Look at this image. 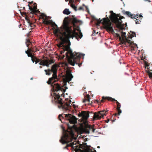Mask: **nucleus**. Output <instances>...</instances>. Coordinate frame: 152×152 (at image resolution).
I'll return each mask as SVG.
<instances>
[{
  "label": "nucleus",
  "instance_id": "obj_1",
  "mask_svg": "<svg viewBox=\"0 0 152 152\" xmlns=\"http://www.w3.org/2000/svg\"><path fill=\"white\" fill-rule=\"evenodd\" d=\"M44 71L47 75H49L51 72L53 73L52 77L49 79L48 81H47V83L51 85V90L53 94V97H54L55 102L58 104V107L62 109L64 113H68L63 114V115H59L58 116L59 120L63 123L64 121H62L61 118H65L71 124H75L77 123V119L75 116L70 113L76 112L78 106L75 104V102L72 103L70 100L69 99H66L64 101H63L60 98L61 96L62 95L63 92H65V91L61 85L58 83H54L58 80L57 74V69L54 66H52L51 69H45Z\"/></svg>",
  "mask_w": 152,
  "mask_h": 152
},
{
  "label": "nucleus",
  "instance_id": "obj_2",
  "mask_svg": "<svg viewBox=\"0 0 152 152\" xmlns=\"http://www.w3.org/2000/svg\"><path fill=\"white\" fill-rule=\"evenodd\" d=\"M46 23L47 25L55 26L56 28L54 32L55 36L63 42L68 43L69 45H70L69 40L70 38L73 39V37H75L78 40H79V39L83 37L82 34L80 30H79L78 32H76L74 28L69 24L65 23L63 26L59 28L52 20H47Z\"/></svg>",
  "mask_w": 152,
  "mask_h": 152
},
{
  "label": "nucleus",
  "instance_id": "obj_3",
  "mask_svg": "<svg viewBox=\"0 0 152 152\" xmlns=\"http://www.w3.org/2000/svg\"><path fill=\"white\" fill-rule=\"evenodd\" d=\"M74 137V134L72 133L70 135L66 133L63 134L61 137L60 142L62 144H67V146L71 147L72 150L75 152H96L95 150L93 151L90 148L86 149L85 151L82 149V147L78 143L76 142H71Z\"/></svg>",
  "mask_w": 152,
  "mask_h": 152
},
{
  "label": "nucleus",
  "instance_id": "obj_4",
  "mask_svg": "<svg viewBox=\"0 0 152 152\" xmlns=\"http://www.w3.org/2000/svg\"><path fill=\"white\" fill-rule=\"evenodd\" d=\"M66 52L65 53L66 57L68 60L69 63L71 65L74 66L75 64H78L77 62L83 56L84 58V54H82L78 53H73L72 50L71 49L70 47L67 49Z\"/></svg>",
  "mask_w": 152,
  "mask_h": 152
},
{
  "label": "nucleus",
  "instance_id": "obj_5",
  "mask_svg": "<svg viewBox=\"0 0 152 152\" xmlns=\"http://www.w3.org/2000/svg\"><path fill=\"white\" fill-rule=\"evenodd\" d=\"M110 15L109 18L111 20H115V23L117 28L120 27L122 25V22L121 20H119L118 17L116 16V14L113 12V11L110 12Z\"/></svg>",
  "mask_w": 152,
  "mask_h": 152
},
{
  "label": "nucleus",
  "instance_id": "obj_6",
  "mask_svg": "<svg viewBox=\"0 0 152 152\" xmlns=\"http://www.w3.org/2000/svg\"><path fill=\"white\" fill-rule=\"evenodd\" d=\"M122 36L126 39V43H127V45L132 48L135 47L138 48L137 45L136 44L132 42L130 40L127 38L126 36V33L125 32L122 31L121 32Z\"/></svg>",
  "mask_w": 152,
  "mask_h": 152
},
{
  "label": "nucleus",
  "instance_id": "obj_7",
  "mask_svg": "<svg viewBox=\"0 0 152 152\" xmlns=\"http://www.w3.org/2000/svg\"><path fill=\"white\" fill-rule=\"evenodd\" d=\"M107 111L105 110L100 111L97 113H95L94 114V118L95 119H99L101 118H103L104 115H105L106 114L104 113H106Z\"/></svg>",
  "mask_w": 152,
  "mask_h": 152
},
{
  "label": "nucleus",
  "instance_id": "obj_8",
  "mask_svg": "<svg viewBox=\"0 0 152 152\" xmlns=\"http://www.w3.org/2000/svg\"><path fill=\"white\" fill-rule=\"evenodd\" d=\"M53 62L52 61L50 60L49 59L47 58L46 59H44L43 62H40L39 64L42 66H46L48 67L49 66V65L53 63Z\"/></svg>",
  "mask_w": 152,
  "mask_h": 152
},
{
  "label": "nucleus",
  "instance_id": "obj_9",
  "mask_svg": "<svg viewBox=\"0 0 152 152\" xmlns=\"http://www.w3.org/2000/svg\"><path fill=\"white\" fill-rule=\"evenodd\" d=\"M105 28L108 31L110 32L113 31V29L111 23L107 24L105 26Z\"/></svg>",
  "mask_w": 152,
  "mask_h": 152
},
{
  "label": "nucleus",
  "instance_id": "obj_10",
  "mask_svg": "<svg viewBox=\"0 0 152 152\" xmlns=\"http://www.w3.org/2000/svg\"><path fill=\"white\" fill-rule=\"evenodd\" d=\"M108 101H115L116 102V103L117 105V109H120L121 107V104L120 103H119L116 100L112 98L111 97H108Z\"/></svg>",
  "mask_w": 152,
  "mask_h": 152
},
{
  "label": "nucleus",
  "instance_id": "obj_11",
  "mask_svg": "<svg viewBox=\"0 0 152 152\" xmlns=\"http://www.w3.org/2000/svg\"><path fill=\"white\" fill-rule=\"evenodd\" d=\"M91 130L92 132H94L95 130V129L94 128H93L91 126H89V129L86 128L85 129H84L83 131L85 133L88 134L89 133L90 130Z\"/></svg>",
  "mask_w": 152,
  "mask_h": 152
},
{
  "label": "nucleus",
  "instance_id": "obj_12",
  "mask_svg": "<svg viewBox=\"0 0 152 152\" xmlns=\"http://www.w3.org/2000/svg\"><path fill=\"white\" fill-rule=\"evenodd\" d=\"M73 76L71 73H69L68 75L66 77V81L69 83V82L72 80V79L73 78Z\"/></svg>",
  "mask_w": 152,
  "mask_h": 152
},
{
  "label": "nucleus",
  "instance_id": "obj_13",
  "mask_svg": "<svg viewBox=\"0 0 152 152\" xmlns=\"http://www.w3.org/2000/svg\"><path fill=\"white\" fill-rule=\"evenodd\" d=\"M136 23V24H137L138 23H139V21L140 22V21L139 20V19L138 18V15H134L133 16V18Z\"/></svg>",
  "mask_w": 152,
  "mask_h": 152
},
{
  "label": "nucleus",
  "instance_id": "obj_14",
  "mask_svg": "<svg viewBox=\"0 0 152 152\" xmlns=\"http://www.w3.org/2000/svg\"><path fill=\"white\" fill-rule=\"evenodd\" d=\"M89 116V114L87 113H84L82 114V117L85 120H87Z\"/></svg>",
  "mask_w": 152,
  "mask_h": 152
},
{
  "label": "nucleus",
  "instance_id": "obj_15",
  "mask_svg": "<svg viewBox=\"0 0 152 152\" xmlns=\"http://www.w3.org/2000/svg\"><path fill=\"white\" fill-rule=\"evenodd\" d=\"M73 22L74 23H82V21L81 20H78L74 17H73Z\"/></svg>",
  "mask_w": 152,
  "mask_h": 152
},
{
  "label": "nucleus",
  "instance_id": "obj_16",
  "mask_svg": "<svg viewBox=\"0 0 152 152\" xmlns=\"http://www.w3.org/2000/svg\"><path fill=\"white\" fill-rule=\"evenodd\" d=\"M125 14L129 17L131 18H133V16H134V14H131V13L129 11L126 12Z\"/></svg>",
  "mask_w": 152,
  "mask_h": 152
},
{
  "label": "nucleus",
  "instance_id": "obj_17",
  "mask_svg": "<svg viewBox=\"0 0 152 152\" xmlns=\"http://www.w3.org/2000/svg\"><path fill=\"white\" fill-rule=\"evenodd\" d=\"M63 13L66 15H68L70 13L69 9L66 8L65 9L63 12Z\"/></svg>",
  "mask_w": 152,
  "mask_h": 152
},
{
  "label": "nucleus",
  "instance_id": "obj_18",
  "mask_svg": "<svg viewBox=\"0 0 152 152\" xmlns=\"http://www.w3.org/2000/svg\"><path fill=\"white\" fill-rule=\"evenodd\" d=\"M90 96L88 95H87L86 96L85 99L83 100V102L85 103L86 101H87L88 102H90Z\"/></svg>",
  "mask_w": 152,
  "mask_h": 152
},
{
  "label": "nucleus",
  "instance_id": "obj_19",
  "mask_svg": "<svg viewBox=\"0 0 152 152\" xmlns=\"http://www.w3.org/2000/svg\"><path fill=\"white\" fill-rule=\"evenodd\" d=\"M75 4H75L74 3H72V4L71 5V7L75 11H77V7L75 6Z\"/></svg>",
  "mask_w": 152,
  "mask_h": 152
},
{
  "label": "nucleus",
  "instance_id": "obj_20",
  "mask_svg": "<svg viewBox=\"0 0 152 152\" xmlns=\"http://www.w3.org/2000/svg\"><path fill=\"white\" fill-rule=\"evenodd\" d=\"M130 33H131V34H130V37L132 38V37H136V33L135 32H133V31H130Z\"/></svg>",
  "mask_w": 152,
  "mask_h": 152
},
{
  "label": "nucleus",
  "instance_id": "obj_21",
  "mask_svg": "<svg viewBox=\"0 0 152 152\" xmlns=\"http://www.w3.org/2000/svg\"><path fill=\"white\" fill-rule=\"evenodd\" d=\"M72 3H74L75 4H76L77 2H80V0H70Z\"/></svg>",
  "mask_w": 152,
  "mask_h": 152
},
{
  "label": "nucleus",
  "instance_id": "obj_22",
  "mask_svg": "<svg viewBox=\"0 0 152 152\" xmlns=\"http://www.w3.org/2000/svg\"><path fill=\"white\" fill-rule=\"evenodd\" d=\"M36 61L35 62V64H37V63H39V64L40 62H42L44 60H40L39 59H36Z\"/></svg>",
  "mask_w": 152,
  "mask_h": 152
},
{
  "label": "nucleus",
  "instance_id": "obj_23",
  "mask_svg": "<svg viewBox=\"0 0 152 152\" xmlns=\"http://www.w3.org/2000/svg\"><path fill=\"white\" fill-rule=\"evenodd\" d=\"M83 6L85 7V8L86 9V11L88 12V13H89V10H88V7L86 6L84 4H83Z\"/></svg>",
  "mask_w": 152,
  "mask_h": 152
},
{
  "label": "nucleus",
  "instance_id": "obj_24",
  "mask_svg": "<svg viewBox=\"0 0 152 152\" xmlns=\"http://www.w3.org/2000/svg\"><path fill=\"white\" fill-rule=\"evenodd\" d=\"M117 110H118V114H117L116 115H119L121 113V110L120 109H118Z\"/></svg>",
  "mask_w": 152,
  "mask_h": 152
},
{
  "label": "nucleus",
  "instance_id": "obj_25",
  "mask_svg": "<svg viewBox=\"0 0 152 152\" xmlns=\"http://www.w3.org/2000/svg\"><path fill=\"white\" fill-rule=\"evenodd\" d=\"M67 126L69 128V129H71V128H72L73 127V126H74V125H73V126H70L69 125V124L68 123L67 124Z\"/></svg>",
  "mask_w": 152,
  "mask_h": 152
},
{
  "label": "nucleus",
  "instance_id": "obj_26",
  "mask_svg": "<svg viewBox=\"0 0 152 152\" xmlns=\"http://www.w3.org/2000/svg\"><path fill=\"white\" fill-rule=\"evenodd\" d=\"M28 57H31L32 61L33 63H34V59H33V58H32V57L31 56V55L28 54Z\"/></svg>",
  "mask_w": 152,
  "mask_h": 152
},
{
  "label": "nucleus",
  "instance_id": "obj_27",
  "mask_svg": "<svg viewBox=\"0 0 152 152\" xmlns=\"http://www.w3.org/2000/svg\"><path fill=\"white\" fill-rule=\"evenodd\" d=\"M27 42H28V43H30V42L29 40L26 39V45L27 47H28V45L27 44Z\"/></svg>",
  "mask_w": 152,
  "mask_h": 152
},
{
  "label": "nucleus",
  "instance_id": "obj_28",
  "mask_svg": "<svg viewBox=\"0 0 152 152\" xmlns=\"http://www.w3.org/2000/svg\"><path fill=\"white\" fill-rule=\"evenodd\" d=\"M95 33H96V31H95L94 30L93 31V32L92 34L91 35L92 36L94 35L95 34Z\"/></svg>",
  "mask_w": 152,
  "mask_h": 152
},
{
  "label": "nucleus",
  "instance_id": "obj_29",
  "mask_svg": "<svg viewBox=\"0 0 152 152\" xmlns=\"http://www.w3.org/2000/svg\"><path fill=\"white\" fill-rule=\"evenodd\" d=\"M108 97H107L105 98V97L103 96L102 97V100H104V99H107V100H108V98H107ZM103 101H104V100H103Z\"/></svg>",
  "mask_w": 152,
  "mask_h": 152
},
{
  "label": "nucleus",
  "instance_id": "obj_30",
  "mask_svg": "<svg viewBox=\"0 0 152 152\" xmlns=\"http://www.w3.org/2000/svg\"><path fill=\"white\" fill-rule=\"evenodd\" d=\"M83 10V8L81 7H80L78 9V10Z\"/></svg>",
  "mask_w": 152,
  "mask_h": 152
},
{
  "label": "nucleus",
  "instance_id": "obj_31",
  "mask_svg": "<svg viewBox=\"0 0 152 152\" xmlns=\"http://www.w3.org/2000/svg\"><path fill=\"white\" fill-rule=\"evenodd\" d=\"M141 17H142V15H138V18Z\"/></svg>",
  "mask_w": 152,
  "mask_h": 152
},
{
  "label": "nucleus",
  "instance_id": "obj_32",
  "mask_svg": "<svg viewBox=\"0 0 152 152\" xmlns=\"http://www.w3.org/2000/svg\"><path fill=\"white\" fill-rule=\"evenodd\" d=\"M102 19H103V20H104V21H105V22H106V18H103Z\"/></svg>",
  "mask_w": 152,
  "mask_h": 152
},
{
  "label": "nucleus",
  "instance_id": "obj_33",
  "mask_svg": "<svg viewBox=\"0 0 152 152\" xmlns=\"http://www.w3.org/2000/svg\"><path fill=\"white\" fill-rule=\"evenodd\" d=\"M145 1H147L148 2H151V1H150V0H144Z\"/></svg>",
  "mask_w": 152,
  "mask_h": 152
},
{
  "label": "nucleus",
  "instance_id": "obj_34",
  "mask_svg": "<svg viewBox=\"0 0 152 152\" xmlns=\"http://www.w3.org/2000/svg\"><path fill=\"white\" fill-rule=\"evenodd\" d=\"M78 65L80 67V66H81V64H78Z\"/></svg>",
  "mask_w": 152,
  "mask_h": 152
},
{
  "label": "nucleus",
  "instance_id": "obj_35",
  "mask_svg": "<svg viewBox=\"0 0 152 152\" xmlns=\"http://www.w3.org/2000/svg\"><path fill=\"white\" fill-rule=\"evenodd\" d=\"M67 148V146H65V147H64V149H65L66 148Z\"/></svg>",
  "mask_w": 152,
  "mask_h": 152
},
{
  "label": "nucleus",
  "instance_id": "obj_36",
  "mask_svg": "<svg viewBox=\"0 0 152 152\" xmlns=\"http://www.w3.org/2000/svg\"><path fill=\"white\" fill-rule=\"evenodd\" d=\"M43 16H43L44 17H46V16L45 15L43 14Z\"/></svg>",
  "mask_w": 152,
  "mask_h": 152
},
{
  "label": "nucleus",
  "instance_id": "obj_37",
  "mask_svg": "<svg viewBox=\"0 0 152 152\" xmlns=\"http://www.w3.org/2000/svg\"><path fill=\"white\" fill-rule=\"evenodd\" d=\"M25 53H26V54H28V51H25Z\"/></svg>",
  "mask_w": 152,
  "mask_h": 152
},
{
  "label": "nucleus",
  "instance_id": "obj_38",
  "mask_svg": "<svg viewBox=\"0 0 152 152\" xmlns=\"http://www.w3.org/2000/svg\"><path fill=\"white\" fill-rule=\"evenodd\" d=\"M39 67V68H42V66H40Z\"/></svg>",
  "mask_w": 152,
  "mask_h": 152
},
{
  "label": "nucleus",
  "instance_id": "obj_39",
  "mask_svg": "<svg viewBox=\"0 0 152 152\" xmlns=\"http://www.w3.org/2000/svg\"><path fill=\"white\" fill-rule=\"evenodd\" d=\"M100 148V146H98L97 147V148Z\"/></svg>",
  "mask_w": 152,
  "mask_h": 152
},
{
  "label": "nucleus",
  "instance_id": "obj_40",
  "mask_svg": "<svg viewBox=\"0 0 152 152\" xmlns=\"http://www.w3.org/2000/svg\"><path fill=\"white\" fill-rule=\"evenodd\" d=\"M65 1L66 2H67L68 1V0H65Z\"/></svg>",
  "mask_w": 152,
  "mask_h": 152
},
{
  "label": "nucleus",
  "instance_id": "obj_41",
  "mask_svg": "<svg viewBox=\"0 0 152 152\" xmlns=\"http://www.w3.org/2000/svg\"><path fill=\"white\" fill-rule=\"evenodd\" d=\"M106 16H107V19H109V18H108V17H107V15H106Z\"/></svg>",
  "mask_w": 152,
  "mask_h": 152
},
{
  "label": "nucleus",
  "instance_id": "obj_42",
  "mask_svg": "<svg viewBox=\"0 0 152 152\" xmlns=\"http://www.w3.org/2000/svg\"><path fill=\"white\" fill-rule=\"evenodd\" d=\"M32 79H33V78H31V80H32Z\"/></svg>",
  "mask_w": 152,
  "mask_h": 152
},
{
  "label": "nucleus",
  "instance_id": "obj_43",
  "mask_svg": "<svg viewBox=\"0 0 152 152\" xmlns=\"http://www.w3.org/2000/svg\"><path fill=\"white\" fill-rule=\"evenodd\" d=\"M63 130H65V129H64V128H63Z\"/></svg>",
  "mask_w": 152,
  "mask_h": 152
},
{
  "label": "nucleus",
  "instance_id": "obj_44",
  "mask_svg": "<svg viewBox=\"0 0 152 152\" xmlns=\"http://www.w3.org/2000/svg\"><path fill=\"white\" fill-rule=\"evenodd\" d=\"M38 12H39V11H38Z\"/></svg>",
  "mask_w": 152,
  "mask_h": 152
},
{
  "label": "nucleus",
  "instance_id": "obj_45",
  "mask_svg": "<svg viewBox=\"0 0 152 152\" xmlns=\"http://www.w3.org/2000/svg\"><path fill=\"white\" fill-rule=\"evenodd\" d=\"M121 0V1H122V0Z\"/></svg>",
  "mask_w": 152,
  "mask_h": 152
}]
</instances>
